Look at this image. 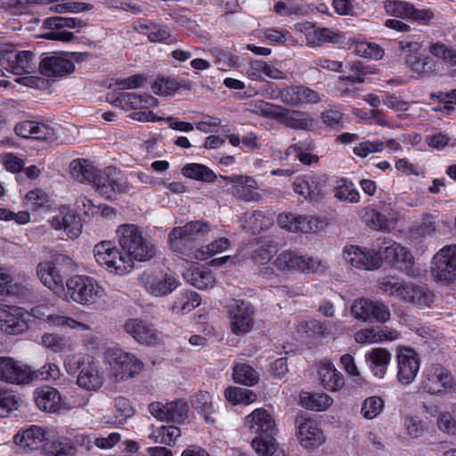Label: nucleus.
I'll return each mask as SVG.
<instances>
[{
	"mask_svg": "<svg viewBox=\"0 0 456 456\" xmlns=\"http://www.w3.org/2000/svg\"><path fill=\"white\" fill-rule=\"evenodd\" d=\"M248 428L259 436L252 440V447L258 456H280L283 452L279 450L274 442V436L278 429L274 419L266 410L256 409L247 419Z\"/></svg>",
	"mask_w": 456,
	"mask_h": 456,
	"instance_id": "f257e3e1",
	"label": "nucleus"
},
{
	"mask_svg": "<svg viewBox=\"0 0 456 456\" xmlns=\"http://www.w3.org/2000/svg\"><path fill=\"white\" fill-rule=\"evenodd\" d=\"M117 237L123 251L137 261H148L156 254L155 245L143 234L141 227L131 224H121L117 229Z\"/></svg>",
	"mask_w": 456,
	"mask_h": 456,
	"instance_id": "f03ea898",
	"label": "nucleus"
},
{
	"mask_svg": "<svg viewBox=\"0 0 456 456\" xmlns=\"http://www.w3.org/2000/svg\"><path fill=\"white\" fill-rule=\"evenodd\" d=\"M251 106L254 113L273 118L291 129L310 130L314 126V120L309 113L305 111L288 109L264 101H256Z\"/></svg>",
	"mask_w": 456,
	"mask_h": 456,
	"instance_id": "7ed1b4c3",
	"label": "nucleus"
},
{
	"mask_svg": "<svg viewBox=\"0 0 456 456\" xmlns=\"http://www.w3.org/2000/svg\"><path fill=\"white\" fill-rule=\"evenodd\" d=\"M208 232V223L201 221H191L183 226L175 227L168 234L170 248L176 254L195 257L197 241Z\"/></svg>",
	"mask_w": 456,
	"mask_h": 456,
	"instance_id": "20e7f679",
	"label": "nucleus"
},
{
	"mask_svg": "<svg viewBox=\"0 0 456 456\" xmlns=\"http://www.w3.org/2000/svg\"><path fill=\"white\" fill-rule=\"evenodd\" d=\"M104 294L98 281L87 275H74L66 281V295L75 303L85 306L96 304Z\"/></svg>",
	"mask_w": 456,
	"mask_h": 456,
	"instance_id": "39448f33",
	"label": "nucleus"
},
{
	"mask_svg": "<svg viewBox=\"0 0 456 456\" xmlns=\"http://www.w3.org/2000/svg\"><path fill=\"white\" fill-rule=\"evenodd\" d=\"M398 50L403 55L407 67L421 76H430L436 69V61L428 56L419 43L415 41H400Z\"/></svg>",
	"mask_w": 456,
	"mask_h": 456,
	"instance_id": "423d86ee",
	"label": "nucleus"
},
{
	"mask_svg": "<svg viewBox=\"0 0 456 456\" xmlns=\"http://www.w3.org/2000/svg\"><path fill=\"white\" fill-rule=\"evenodd\" d=\"M454 387V378L449 370L440 363H432L424 372L419 389L432 395H442L452 392Z\"/></svg>",
	"mask_w": 456,
	"mask_h": 456,
	"instance_id": "0eeeda50",
	"label": "nucleus"
},
{
	"mask_svg": "<svg viewBox=\"0 0 456 456\" xmlns=\"http://www.w3.org/2000/svg\"><path fill=\"white\" fill-rule=\"evenodd\" d=\"M92 183L96 191L107 200H112L117 192H128L132 188L120 171L112 166L96 171Z\"/></svg>",
	"mask_w": 456,
	"mask_h": 456,
	"instance_id": "6e6552de",
	"label": "nucleus"
},
{
	"mask_svg": "<svg viewBox=\"0 0 456 456\" xmlns=\"http://www.w3.org/2000/svg\"><path fill=\"white\" fill-rule=\"evenodd\" d=\"M230 320V328L233 334L239 336L248 333L255 323V307L248 302L232 299L226 305Z\"/></svg>",
	"mask_w": 456,
	"mask_h": 456,
	"instance_id": "1a4fd4ad",
	"label": "nucleus"
},
{
	"mask_svg": "<svg viewBox=\"0 0 456 456\" xmlns=\"http://www.w3.org/2000/svg\"><path fill=\"white\" fill-rule=\"evenodd\" d=\"M106 360L118 380L132 378L142 368L140 360L120 348H109L106 351Z\"/></svg>",
	"mask_w": 456,
	"mask_h": 456,
	"instance_id": "9d476101",
	"label": "nucleus"
},
{
	"mask_svg": "<svg viewBox=\"0 0 456 456\" xmlns=\"http://www.w3.org/2000/svg\"><path fill=\"white\" fill-rule=\"evenodd\" d=\"M431 272L438 281L456 280V245L444 247L435 255Z\"/></svg>",
	"mask_w": 456,
	"mask_h": 456,
	"instance_id": "9b49d317",
	"label": "nucleus"
},
{
	"mask_svg": "<svg viewBox=\"0 0 456 456\" xmlns=\"http://www.w3.org/2000/svg\"><path fill=\"white\" fill-rule=\"evenodd\" d=\"M0 64L14 75L28 74L36 68L35 54L31 51H6L1 54Z\"/></svg>",
	"mask_w": 456,
	"mask_h": 456,
	"instance_id": "f8f14e48",
	"label": "nucleus"
},
{
	"mask_svg": "<svg viewBox=\"0 0 456 456\" xmlns=\"http://www.w3.org/2000/svg\"><path fill=\"white\" fill-rule=\"evenodd\" d=\"M397 358V380L402 385H410L416 379L420 366L418 354L410 347L401 348Z\"/></svg>",
	"mask_w": 456,
	"mask_h": 456,
	"instance_id": "ddd939ff",
	"label": "nucleus"
},
{
	"mask_svg": "<svg viewBox=\"0 0 456 456\" xmlns=\"http://www.w3.org/2000/svg\"><path fill=\"white\" fill-rule=\"evenodd\" d=\"M296 435L302 446L314 448L321 445L324 437L314 419L308 417L307 413L297 415L295 420Z\"/></svg>",
	"mask_w": 456,
	"mask_h": 456,
	"instance_id": "4468645a",
	"label": "nucleus"
},
{
	"mask_svg": "<svg viewBox=\"0 0 456 456\" xmlns=\"http://www.w3.org/2000/svg\"><path fill=\"white\" fill-rule=\"evenodd\" d=\"M273 265L279 271H299L315 273L321 267V262L314 257H304L294 252H283L277 256Z\"/></svg>",
	"mask_w": 456,
	"mask_h": 456,
	"instance_id": "2eb2a0df",
	"label": "nucleus"
},
{
	"mask_svg": "<svg viewBox=\"0 0 456 456\" xmlns=\"http://www.w3.org/2000/svg\"><path fill=\"white\" fill-rule=\"evenodd\" d=\"M344 259L351 265L365 270L378 269L381 265L380 252L375 249L364 251L358 246H346L343 251Z\"/></svg>",
	"mask_w": 456,
	"mask_h": 456,
	"instance_id": "dca6fc26",
	"label": "nucleus"
},
{
	"mask_svg": "<svg viewBox=\"0 0 456 456\" xmlns=\"http://www.w3.org/2000/svg\"><path fill=\"white\" fill-rule=\"evenodd\" d=\"M151 414L162 421L183 422L187 419L188 407L183 401H174L167 403L153 402L149 404Z\"/></svg>",
	"mask_w": 456,
	"mask_h": 456,
	"instance_id": "f3484780",
	"label": "nucleus"
},
{
	"mask_svg": "<svg viewBox=\"0 0 456 456\" xmlns=\"http://www.w3.org/2000/svg\"><path fill=\"white\" fill-rule=\"evenodd\" d=\"M222 181L232 183L228 192L237 199L244 201H258L261 195L256 191V182L253 177L243 175H232V177H222Z\"/></svg>",
	"mask_w": 456,
	"mask_h": 456,
	"instance_id": "a211bd4d",
	"label": "nucleus"
},
{
	"mask_svg": "<svg viewBox=\"0 0 456 456\" xmlns=\"http://www.w3.org/2000/svg\"><path fill=\"white\" fill-rule=\"evenodd\" d=\"M0 380L12 384L28 383L31 380V370L10 357H0Z\"/></svg>",
	"mask_w": 456,
	"mask_h": 456,
	"instance_id": "6ab92c4d",
	"label": "nucleus"
},
{
	"mask_svg": "<svg viewBox=\"0 0 456 456\" xmlns=\"http://www.w3.org/2000/svg\"><path fill=\"white\" fill-rule=\"evenodd\" d=\"M278 224L290 232L308 233L317 232L319 221L312 216L287 213L279 215Z\"/></svg>",
	"mask_w": 456,
	"mask_h": 456,
	"instance_id": "aec40b11",
	"label": "nucleus"
},
{
	"mask_svg": "<svg viewBox=\"0 0 456 456\" xmlns=\"http://www.w3.org/2000/svg\"><path fill=\"white\" fill-rule=\"evenodd\" d=\"M74 69V63L63 55L45 56L39 63L40 73L48 77H62Z\"/></svg>",
	"mask_w": 456,
	"mask_h": 456,
	"instance_id": "412c9836",
	"label": "nucleus"
},
{
	"mask_svg": "<svg viewBox=\"0 0 456 456\" xmlns=\"http://www.w3.org/2000/svg\"><path fill=\"white\" fill-rule=\"evenodd\" d=\"M45 430L38 426H31L27 429L20 430L14 436V444L28 452H32L44 448L45 445Z\"/></svg>",
	"mask_w": 456,
	"mask_h": 456,
	"instance_id": "4be33fe9",
	"label": "nucleus"
},
{
	"mask_svg": "<svg viewBox=\"0 0 456 456\" xmlns=\"http://www.w3.org/2000/svg\"><path fill=\"white\" fill-rule=\"evenodd\" d=\"M295 27L297 30L305 33L307 44L312 46H319L325 43H334L339 38L338 34L334 30L328 28H317L309 21L297 23Z\"/></svg>",
	"mask_w": 456,
	"mask_h": 456,
	"instance_id": "5701e85b",
	"label": "nucleus"
},
{
	"mask_svg": "<svg viewBox=\"0 0 456 456\" xmlns=\"http://www.w3.org/2000/svg\"><path fill=\"white\" fill-rule=\"evenodd\" d=\"M158 102V99L148 94H138L135 93H119L110 101L112 105L124 110L147 109L156 106Z\"/></svg>",
	"mask_w": 456,
	"mask_h": 456,
	"instance_id": "b1692460",
	"label": "nucleus"
},
{
	"mask_svg": "<svg viewBox=\"0 0 456 456\" xmlns=\"http://www.w3.org/2000/svg\"><path fill=\"white\" fill-rule=\"evenodd\" d=\"M127 334L142 345H152L158 340V331L146 322L139 319H129L124 324Z\"/></svg>",
	"mask_w": 456,
	"mask_h": 456,
	"instance_id": "393cba45",
	"label": "nucleus"
},
{
	"mask_svg": "<svg viewBox=\"0 0 456 456\" xmlns=\"http://www.w3.org/2000/svg\"><path fill=\"white\" fill-rule=\"evenodd\" d=\"M80 369L77 383L80 387L86 390H97L99 389L103 382L104 378L100 373L98 366L94 362H83L78 366Z\"/></svg>",
	"mask_w": 456,
	"mask_h": 456,
	"instance_id": "a878e982",
	"label": "nucleus"
},
{
	"mask_svg": "<svg viewBox=\"0 0 456 456\" xmlns=\"http://www.w3.org/2000/svg\"><path fill=\"white\" fill-rule=\"evenodd\" d=\"M4 320L2 331L9 335H17L25 332L28 329V324L22 317L23 309L20 307L4 305Z\"/></svg>",
	"mask_w": 456,
	"mask_h": 456,
	"instance_id": "bb28decb",
	"label": "nucleus"
},
{
	"mask_svg": "<svg viewBox=\"0 0 456 456\" xmlns=\"http://www.w3.org/2000/svg\"><path fill=\"white\" fill-rule=\"evenodd\" d=\"M37 275L40 281L56 294L64 291V280L61 273L53 269L49 261L41 262L37 267Z\"/></svg>",
	"mask_w": 456,
	"mask_h": 456,
	"instance_id": "cd10ccee",
	"label": "nucleus"
},
{
	"mask_svg": "<svg viewBox=\"0 0 456 456\" xmlns=\"http://www.w3.org/2000/svg\"><path fill=\"white\" fill-rule=\"evenodd\" d=\"M35 402L41 411L56 412L61 409V397L57 389L45 386L35 392Z\"/></svg>",
	"mask_w": 456,
	"mask_h": 456,
	"instance_id": "c85d7f7f",
	"label": "nucleus"
},
{
	"mask_svg": "<svg viewBox=\"0 0 456 456\" xmlns=\"http://www.w3.org/2000/svg\"><path fill=\"white\" fill-rule=\"evenodd\" d=\"M365 358L373 375L382 379L387 370L392 355L387 349L379 347L366 354Z\"/></svg>",
	"mask_w": 456,
	"mask_h": 456,
	"instance_id": "c756f323",
	"label": "nucleus"
},
{
	"mask_svg": "<svg viewBox=\"0 0 456 456\" xmlns=\"http://www.w3.org/2000/svg\"><path fill=\"white\" fill-rule=\"evenodd\" d=\"M318 374L321 384L326 390L335 392L342 388L345 385L344 376L331 362L321 363Z\"/></svg>",
	"mask_w": 456,
	"mask_h": 456,
	"instance_id": "7c9ffc66",
	"label": "nucleus"
},
{
	"mask_svg": "<svg viewBox=\"0 0 456 456\" xmlns=\"http://www.w3.org/2000/svg\"><path fill=\"white\" fill-rule=\"evenodd\" d=\"M51 224L55 230H63L70 239H76L81 234L80 219L71 212H61L53 216Z\"/></svg>",
	"mask_w": 456,
	"mask_h": 456,
	"instance_id": "2f4dec72",
	"label": "nucleus"
},
{
	"mask_svg": "<svg viewBox=\"0 0 456 456\" xmlns=\"http://www.w3.org/2000/svg\"><path fill=\"white\" fill-rule=\"evenodd\" d=\"M402 298L411 304L422 306L429 305L434 300V295L427 288L415 284H406Z\"/></svg>",
	"mask_w": 456,
	"mask_h": 456,
	"instance_id": "473e14b6",
	"label": "nucleus"
},
{
	"mask_svg": "<svg viewBox=\"0 0 456 456\" xmlns=\"http://www.w3.org/2000/svg\"><path fill=\"white\" fill-rule=\"evenodd\" d=\"M299 398L303 407L315 411H325L333 403V399L324 393L301 392Z\"/></svg>",
	"mask_w": 456,
	"mask_h": 456,
	"instance_id": "72a5a7b5",
	"label": "nucleus"
},
{
	"mask_svg": "<svg viewBox=\"0 0 456 456\" xmlns=\"http://www.w3.org/2000/svg\"><path fill=\"white\" fill-rule=\"evenodd\" d=\"M70 175L73 179L79 183H92L96 170L87 160L83 159H74L70 165Z\"/></svg>",
	"mask_w": 456,
	"mask_h": 456,
	"instance_id": "f704fd0d",
	"label": "nucleus"
},
{
	"mask_svg": "<svg viewBox=\"0 0 456 456\" xmlns=\"http://www.w3.org/2000/svg\"><path fill=\"white\" fill-rule=\"evenodd\" d=\"M201 298L195 291H185L182 293L172 305V311L177 314H185L198 305H200Z\"/></svg>",
	"mask_w": 456,
	"mask_h": 456,
	"instance_id": "c9c22d12",
	"label": "nucleus"
},
{
	"mask_svg": "<svg viewBox=\"0 0 456 456\" xmlns=\"http://www.w3.org/2000/svg\"><path fill=\"white\" fill-rule=\"evenodd\" d=\"M182 174L188 178L199 180L204 183H213L217 179L216 175L208 167L191 163L182 168Z\"/></svg>",
	"mask_w": 456,
	"mask_h": 456,
	"instance_id": "e433bc0d",
	"label": "nucleus"
},
{
	"mask_svg": "<svg viewBox=\"0 0 456 456\" xmlns=\"http://www.w3.org/2000/svg\"><path fill=\"white\" fill-rule=\"evenodd\" d=\"M372 249L377 253L380 252L381 262L385 259L387 262L392 264L395 262V256L403 254V246L392 240H386L385 239L379 238L372 245Z\"/></svg>",
	"mask_w": 456,
	"mask_h": 456,
	"instance_id": "4c0bfd02",
	"label": "nucleus"
},
{
	"mask_svg": "<svg viewBox=\"0 0 456 456\" xmlns=\"http://www.w3.org/2000/svg\"><path fill=\"white\" fill-rule=\"evenodd\" d=\"M274 12L281 16H304L308 13L309 7L296 0L278 1L273 6Z\"/></svg>",
	"mask_w": 456,
	"mask_h": 456,
	"instance_id": "58836bf2",
	"label": "nucleus"
},
{
	"mask_svg": "<svg viewBox=\"0 0 456 456\" xmlns=\"http://www.w3.org/2000/svg\"><path fill=\"white\" fill-rule=\"evenodd\" d=\"M119 255V251L110 240H103L96 244L94 248V256L96 262L106 268L115 256Z\"/></svg>",
	"mask_w": 456,
	"mask_h": 456,
	"instance_id": "ea45409f",
	"label": "nucleus"
},
{
	"mask_svg": "<svg viewBox=\"0 0 456 456\" xmlns=\"http://www.w3.org/2000/svg\"><path fill=\"white\" fill-rule=\"evenodd\" d=\"M232 376L236 383L248 387L256 385L259 380L258 373L247 363H237L233 367Z\"/></svg>",
	"mask_w": 456,
	"mask_h": 456,
	"instance_id": "a19ab883",
	"label": "nucleus"
},
{
	"mask_svg": "<svg viewBox=\"0 0 456 456\" xmlns=\"http://www.w3.org/2000/svg\"><path fill=\"white\" fill-rule=\"evenodd\" d=\"M335 197L342 201L357 203L360 201V194L352 181L341 179L335 187Z\"/></svg>",
	"mask_w": 456,
	"mask_h": 456,
	"instance_id": "79ce46f5",
	"label": "nucleus"
},
{
	"mask_svg": "<svg viewBox=\"0 0 456 456\" xmlns=\"http://www.w3.org/2000/svg\"><path fill=\"white\" fill-rule=\"evenodd\" d=\"M192 406L203 416L207 422H215L213 417L211 395L208 392L196 394L191 401Z\"/></svg>",
	"mask_w": 456,
	"mask_h": 456,
	"instance_id": "37998d69",
	"label": "nucleus"
},
{
	"mask_svg": "<svg viewBox=\"0 0 456 456\" xmlns=\"http://www.w3.org/2000/svg\"><path fill=\"white\" fill-rule=\"evenodd\" d=\"M277 252V247L269 240H260L251 254L252 260L258 265L267 264Z\"/></svg>",
	"mask_w": 456,
	"mask_h": 456,
	"instance_id": "c03bdc74",
	"label": "nucleus"
},
{
	"mask_svg": "<svg viewBox=\"0 0 456 456\" xmlns=\"http://www.w3.org/2000/svg\"><path fill=\"white\" fill-rule=\"evenodd\" d=\"M181 436V430L175 426H162L154 430L150 438L155 443L164 444L168 446L175 444V440Z\"/></svg>",
	"mask_w": 456,
	"mask_h": 456,
	"instance_id": "a18cd8bd",
	"label": "nucleus"
},
{
	"mask_svg": "<svg viewBox=\"0 0 456 456\" xmlns=\"http://www.w3.org/2000/svg\"><path fill=\"white\" fill-rule=\"evenodd\" d=\"M224 396L227 401L232 404L248 405L256 399V395L248 389L240 387H228L224 391Z\"/></svg>",
	"mask_w": 456,
	"mask_h": 456,
	"instance_id": "49530a36",
	"label": "nucleus"
},
{
	"mask_svg": "<svg viewBox=\"0 0 456 456\" xmlns=\"http://www.w3.org/2000/svg\"><path fill=\"white\" fill-rule=\"evenodd\" d=\"M177 285L178 282L175 277L166 274L163 279L151 282L148 287V290L155 297H163L175 289Z\"/></svg>",
	"mask_w": 456,
	"mask_h": 456,
	"instance_id": "de8ad7c7",
	"label": "nucleus"
},
{
	"mask_svg": "<svg viewBox=\"0 0 456 456\" xmlns=\"http://www.w3.org/2000/svg\"><path fill=\"white\" fill-rule=\"evenodd\" d=\"M365 217L367 225L375 231L387 232L393 226V223L385 215L374 208L369 209Z\"/></svg>",
	"mask_w": 456,
	"mask_h": 456,
	"instance_id": "09e8293b",
	"label": "nucleus"
},
{
	"mask_svg": "<svg viewBox=\"0 0 456 456\" xmlns=\"http://www.w3.org/2000/svg\"><path fill=\"white\" fill-rule=\"evenodd\" d=\"M186 279L192 286L200 289L212 287L215 282L213 275L207 269L196 268L186 274Z\"/></svg>",
	"mask_w": 456,
	"mask_h": 456,
	"instance_id": "8fccbe9b",
	"label": "nucleus"
},
{
	"mask_svg": "<svg viewBox=\"0 0 456 456\" xmlns=\"http://www.w3.org/2000/svg\"><path fill=\"white\" fill-rule=\"evenodd\" d=\"M209 53L215 58V65L220 70H227L234 67L238 61V57L220 47H212L209 49Z\"/></svg>",
	"mask_w": 456,
	"mask_h": 456,
	"instance_id": "3c124183",
	"label": "nucleus"
},
{
	"mask_svg": "<svg viewBox=\"0 0 456 456\" xmlns=\"http://www.w3.org/2000/svg\"><path fill=\"white\" fill-rule=\"evenodd\" d=\"M85 23L77 18L50 17L44 20L43 27L47 29H61L64 28H78Z\"/></svg>",
	"mask_w": 456,
	"mask_h": 456,
	"instance_id": "603ef678",
	"label": "nucleus"
},
{
	"mask_svg": "<svg viewBox=\"0 0 456 456\" xmlns=\"http://www.w3.org/2000/svg\"><path fill=\"white\" fill-rule=\"evenodd\" d=\"M391 314L387 305L378 300H371L369 310L368 323H385L390 320Z\"/></svg>",
	"mask_w": 456,
	"mask_h": 456,
	"instance_id": "864d4df0",
	"label": "nucleus"
},
{
	"mask_svg": "<svg viewBox=\"0 0 456 456\" xmlns=\"http://www.w3.org/2000/svg\"><path fill=\"white\" fill-rule=\"evenodd\" d=\"M135 259L127 253L122 255L119 252L118 256L111 260L107 269L118 275H124L134 269V261Z\"/></svg>",
	"mask_w": 456,
	"mask_h": 456,
	"instance_id": "5fc2aeb1",
	"label": "nucleus"
},
{
	"mask_svg": "<svg viewBox=\"0 0 456 456\" xmlns=\"http://www.w3.org/2000/svg\"><path fill=\"white\" fill-rule=\"evenodd\" d=\"M18 408L19 401L17 396L12 391L0 387V418L8 417Z\"/></svg>",
	"mask_w": 456,
	"mask_h": 456,
	"instance_id": "6e6d98bb",
	"label": "nucleus"
},
{
	"mask_svg": "<svg viewBox=\"0 0 456 456\" xmlns=\"http://www.w3.org/2000/svg\"><path fill=\"white\" fill-rule=\"evenodd\" d=\"M311 143H307L306 142H298L287 149L286 154L292 155L294 154L296 158L298 159L300 162L305 165H312L313 163H316L319 159L318 156L314 155L312 153L305 152V150L310 146Z\"/></svg>",
	"mask_w": 456,
	"mask_h": 456,
	"instance_id": "4d7b16f0",
	"label": "nucleus"
},
{
	"mask_svg": "<svg viewBox=\"0 0 456 456\" xmlns=\"http://www.w3.org/2000/svg\"><path fill=\"white\" fill-rule=\"evenodd\" d=\"M229 247V240L225 238H220L207 245L198 248L195 251V258L200 260H205L208 257L226 249Z\"/></svg>",
	"mask_w": 456,
	"mask_h": 456,
	"instance_id": "13d9d810",
	"label": "nucleus"
},
{
	"mask_svg": "<svg viewBox=\"0 0 456 456\" xmlns=\"http://www.w3.org/2000/svg\"><path fill=\"white\" fill-rule=\"evenodd\" d=\"M384 408V401L379 396H370L362 404L361 413L368 419L377 417Z\"/></svg>",
	"mask_w": 456,
	"mask_h": 456,
	"instance_id": "bf43d9fd",
	"label": "nucleus"
},
{
	"mask_svg": "<svg viewBox=\"0 0 456 456\" xmlns=\"http://www.w3.org/2000/svg\"><path fill=\"white\" fill-rule=\"evenodd\" d=\"M42 345L54 353H61L70 349L65 338L53 333H45L42 337Z\"/></svg>",
	"mask_w": 456,
	"mask_h": 456,
	"instance_id": "052dcab7",
	"label": "nucleus"
},
{
	"mask_svg": "<svg viewBox=\"0 0 456 456\" xmlns=\"http://www.w3.org/2000/svg\"><path fill=\"white\" fill-rule=\"evenodd\" d=\"M297 333L305 338L322 336L326 332V327L317 320H310L300 322L297 326Z\"/></svg>",
	"mask_w": 456,
	"mask_h": 456,
	"instance_id": "680f3d73",
	"label": "nucleus"
},
{
	"mask_svg": "<svg viewBox=\"0 0 456 456\" xmlns=\"http://www.w3.org/2000/svg\"><path fill=\"white\" fill-rule=\"evenodd\" d=\"M179 85L175 78L161 77L152 84L151 90L154 94L160 96H168L179 88Z\"/></svg>",
	"mask_w": 456,
	"mask_h": 456,
	"instance_id": "e2e57ef3",
	"label": "nucleus"
},
{
	"mask_svg": "<svg viewBox=\"0 0 456 456\" xmlns=\"http://www.w3.org/2000/svg\"><path fill=\"white\" fill-rule=\"evenodd\" d=\"M370 305V299L369 298L361 297L355 299L350 306L352 316L359 322H368Z\"/></svg>",
	"mask_w": 456,
	"mask_h": 456,
	"instance_id": "0e129e2a",
	"label": "nucleus"
},
{
	"mask_svg": "<svg viewBox=\"0 0 456 456\" xmlns=\"http://www.w3.org/2000/svg\"><path fill=\"white\" fill-rule=\"evenodd\" d=\"M33 139L53 142L57 140L55 128L49 124L35 121Z\"/></svg>",
	"mask_w": 456,
	"mask_h": 456,
	"instance_id": "69168bd1",
	"label": "nucleus"
},
{
	"mask_svg": "<svg viewBox=\"0 0 456 456\" xmlns=\"http://www.w3.org/2000/svg\"><path fill=\"white\" fill-rule=\"evenodd\" d=\"M49 262L53 266V269L61 273L63 280L69 273L75 270L73 259L66 255L57 254Z\"/></svg>",
	"mask_w": 456,
	"mask_h": 456,
	"instance_id": "338daca9",
	"label": "nucleus"
},
{
	"mask_svg": "<svg viewBox=\"0 0 456 456\" xmlns=\"http://www.w3.org/2000/svg\"><path fill=\"white\" fill-rule=\"evenodd\" d=\"M74 449L61 442L46 443L44 446L45 456H73Z\"/></svg>",
	"mask_w": 456,
	"mask_h": 456,
	"instance_id": "774afa93",
	"label": "nucleus"
}]
</instances>
